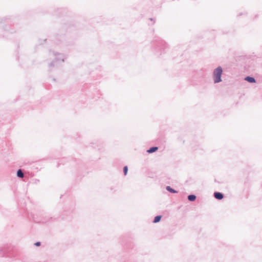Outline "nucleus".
Masks as SVG:
<instances>
[{"label":"nucleus","mask_w":262,"mask_h":262,"mask_svg":"<svg viewBox=\"0 0 262 262\" xmlns=\"http://www.w3.org/2000/svg\"><path fill=\"white\" fill-rule=\"evenodd\" d=\"M188 199L190 201H193L195 200L196 196L194 195H189Z\"/></svg>","instance_id":"nucleus-6"},{"label":"nucleus","mask_w":262,"mask_h":262,"mask_svg":"<svg viewBox=\"0 0 262 262\" xmlns=\"http://www.w3.org/2000/svg\"><path fill=\"white\" fill-rule=\"evenodd\" d=\"M123 171H124V174L126 175L127 174V171H128V168H127V166H125L124 167Z\"/></svg>","instance_id":"nucleus-9"},{"label":"nucleus","mask_w":262,"mask_h":262,"mask_svg":"<svg viewBox=\"0 0 262 262\" xmlns=\"http://www.w3.org/2000/svg\"><path fill=\"white\" fill-rule=\"evenodd\" d=\"M245 80L248 81V82H251V83L255 82L254 78H253V77H246Z\"/></svg>","instance_id":"nucleus-4"},{"label":"nucleus","mask_w":262,"mask_h":262,"mask_svg":"<svg viewBox=\"0 0 262 262\" xmlns=\"http://www.w3.org/2000/svg\"><path fill=\"white\" fill-rule=\"evenodd\" d=\"M166 189L167 190H168L169 191L171 192H172V193H175L176 191L175 190H174L173 189H172L171 188H170V186H167L166 187Z\"/></svg>","instance_id":"nucleus-8"},{"label":"nucleus","mask_w":262,"mask_h":262,"mask_svg":"<svg viewBox=\"0 0 262 262\" xmlns=\"http://www.w3.org/2000/svg\"><path fill=\"white\" fill-rule=\"evenodd\" d=\"M222 69L221 67H218L214 70L213 73V76L214 82L217 83L221 81V76L222 74Z\"/></svg>","instance_id":"nucleus-1"},{"label":"nucleus","mask_w":262,"mask_h":262,"mask_svg":"<svg viewBox=\"0 0 262 262\" xmlns=\"http://www.w3.org/2000/svg\"><path fill=\"white\" fill-rule=\"evenodd\" d=\"M17 176L19 178H23L24 174L20 169H19L17 172Z\"/></svg>","instance_id":"nucleus-7"},{"label":"nucleus","mask_w":262,"mask_h":262,"mask_svg":"<svg viewBox=\"0 0 262 262\" xmlns=\"http://www.w3.org/2000/svg\"><path fill=\"white\" fill-rule=\"evenodd\" d=\"M40 242H37L35 244V245L36 246H40Z\"/></svg>","instance_id":"nucleus-10"},{"label":"nucleus","mask_w":262,"mask_h":262,"mask_svg":"<svg viewBox=\"0 0 262 262\" xmlns=\"http://www.w3.org/2000/svg\"><path fill=\"white\" fill-rule=\"evenodd\" d=\"M214 195L218 200H221L223 198V195L220 192H215Z\"/></svg>","instance_id":"nucleus-2"},{"label":"nucleus","mask_w":262,"mask_h":262,"mask_svg":"<svg viewBox=\"0 0 262 262\" xmlns=\"http://www.w3.org/2000/svg\"><path fill=\"white\" fill-rule=\"evenodd\" d=\"M161 217H162V216L161 215H158V216H156L155 217L154 223H157L160 222V221L161 219Z\"/></svg>","instance_id":"nucleus-5"},{"label":"nucleus","mask_w":262,"mask_h":262,"mask_svg":"<svg viewBox=\"0 0 262 262\" xmlns=\"http://www.w3.org/2000/svg\"><path fill=\"white\" fill-rule=\"evenodd\" d=\"M158 148L157 147H152L147 150V152H148L149 154L154 152L157 151L158 150Z\"/></svg>","instance_id":"nucleus-3"}]
</instances>
